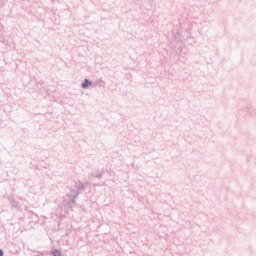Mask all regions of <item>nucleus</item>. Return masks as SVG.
I'll use <instances>...</instances> for the list:
<instances>
[{"label": "nucleus", "instance_id": "1", "mask_svg": "<svg viewBox=\"0 0 256 256\" xmlns=\"http://www.w3.org/2000/svg\"><path fill=\"white\" fill-rule=\"evenodd\" d=\"M89 86H91V81L85 79L84 83H82V89H87Z\"/></svg>", "mask_w": 256, "mask_h": 256}, {"label": "nucleus", "instance_id": "2", "mask_svg": "<svg viewBox=\"0 0 256 256\" xmlns=\"http://www.w3.org/2000/svg\"><path fill=\"white\" fill-rule=\"evenodd\" d=\"M53 255H54V256H61V252H59L58 250H55V251L53 252Z\"/></svg>", "mask_w": 256, "mask_h": 256}, {"label": "nucleus", "instance_id": "3", "mask_svg": "<svg viewBox=\"0 0 256 256\" xmlns=\"http://www.w3.org/2000/svg\"><path fill=\"white\" fill-rule=\"evenodd\" d=\"M0 256H3V250H0Z\"/></svg>", "mask_w": 256, "mask_h": 256}]
</instances>
